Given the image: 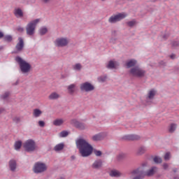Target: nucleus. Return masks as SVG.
<instances>
[{
  "mask_svg": "<svg viewBox=\"0 0 179 179\" xmlns=\"http://www.w3.org/2000/svg\"><path fill=\"white\" fill-rule=\"evenodd\" d=\"M158 65H159V66L164 67L167 65V63H166V62L162 60L158 62Z\"/></svg>",
  "mask_w": 179,
  "mask_h": 179,
  "instance_id": "obj_42",
  "label": "nucleus"
},
{
  "mask_svg": "<svg viewBox=\"0 0 179 179\" xmlns=\"http://www.w3.org/2000/svg\"><path fill=\"white\" fill-rule=\"evenodd\" d=\"M106 68H108V69H116L117 66L115 65V62H114V61L110 60L107 64Z\"/></svg>",
  "mask_w": 179,
  "mask_h": 179,
  "instance_id": "obj_20",
  "label": "nucleus"
},
{
  "mask_svg": "<svg viewBox=\"0 0 179 179\" xmlns=\"http://www.w3.org/2000/svg\"><path fill=\"white\" fill-rule=\"evenodd\" d=\"M8 96H10V92H6L3 94L1 95V99H2V100H6V99H8Z\"/></svg>",
  "mask_w": 179,
  "mask_h": 179,
  "instance_id": "obj_34",
  "label": "nucleus"
},
{
  "mask_svg": "<svg viewBox=\"0 0 179 179\" xmlns=\"http://www.w3.org/2000/svg\"><path fill=\"white\" fill-rule=\"evenodd\" d=\"M1 50H3V46H0V51H1Z\"/></svg>",
  "mask_w": 179,
  "mask_h": 179,
  "instance_id": "obj_57",
  "label": "nucleus"
},
{
  "mask_svg": "<svg viewBox=\"0 0 179 179\" xmlns=\"http://www.w3.org/2000/svg\"><path fill=\"white\" fill-rule=\"evenodd\" d=\"M92 169L95 170H100L103 167V161L101 159H97L92 165Z\"/></svg>",
  "mask_w": 179,
  "mask_h": 179,
  "instance_id": "obj_13",
  "label": "nucleus"
},
{
  "mask_svg": "<svg viewBox=\"0 0 179 179\" xmlns=\"http://www.w3.org/2000/svg\"><path fill=\"white\" fill-rule=\"evenodd\" d=\"M173 179H179V177H178V176H175V177L173 178Z\"/></svg>",
  "mask_w": 179,
  "mask_h": 179,
  "instance_id": "obj_59",
  "label": "nucleus"
},
{
  "mask_svg": "<svg viewBox=\"0 0 179 179\" xmlns=\"http://www.w3.org/2000/svg\"><path fill=\"white\" fill-rule=\"evenodd\" d=\"M146 152V148L143 146L140 147L137 151V154L138 155H143Z\"/></svg>",
  "mask_w": 179,
  "mask_h": 179,
  "instance_id": "obj_32",
  "label": "nucleus"
},
{
  "mask_svg": "<svg viewBox=\"0 0 179 179\" xmlns=\"http://www.w3.org/2000/svg\"><path fill=\"white\" fill-rule=\"evenodd\" d=\"M23 148L25 152H34L36 150V141L33 139H29L23 143Z\"/></svg>",
  "mask_w": 179,
  "mask_h": 179,
  "instance_id": "obj_6",
  "label": "nucleus"
},
{
  "mask_svg": "<svg viewBox=\"0 0 179 179\" xmlns=\"http://www.w3.org/2000/svg\"><path fill=\"white\" fill-rule=\"evenodd\" d=\"M164 159L165 160V162H169V160H170V159H171V154L168 152L164 155Z\"/></svg>",
  "mask_w": 179,
  "mask_h": 179,
  "instance_id": "obj_35",
  "label": "nucleus"
},
{
  "mask_svg": "<svg viewBox=\"0 0 179 179\" xmlns=\"http://www.w3.org/2000/svg\"><path fill=\"white\" fill-rule=\"evenodd\" d=\"M117 159L118 160V162H121V160H124V159H125V154H120L119 155H117Z\"/></svg>",
  "mask_w": 179,
  "mask_h": 179,
  "instance_id": "obj_39",
  "label": "nucleus"
},
{
  "mask_svg": "<svg viewBox=\"0 0 179 179\" xmlns=\"http://www.w3.org/2000/svg\"><path fill=\"white\" fill-rule=\"evenodd\" d=\"M51 1H52V0H41V2L43 3L47 4V3H50V2H51Z\"/></svg>",
  "mask_w": 179,
  "mask_h": 179,
  "instance_id": "obj_50",
  "label": "nucleus"
},
{
  "mask_svg": "<svg viewBox=\"0 0 179 179\" xmlns=\"http://www.w3.org/2000/svg\"><path fill=\"white\" fill-rule=\"evenodd\" d=\"M135 21H130L127 22V24L129 27H134V26H135Z\"/></svg>",
  "mask_w": 179,
  "mask_h": 179,
  "instance_id": "obj_44",
  "label": "nucleus"
},
{
  "mask_svg": "<svg viewBox=\"0 0 179 179\" xmlns=\"http://www.w3.org/2000/svg\"><path fill=\"white\" fill-rule=\"evenodd\" d=\"M80 89L82 92H93L94 90V85L89 82H85L80 85Z\"/></svg>",
  "mask_w": 179,
  "mask_h": 179,
  "instance_id": "obj_8",
  "label": "nucleus"
},
{
  "mask_svg": "<svg viewBox=\"0 0 179 179\" xmlns=\"http://www.w3.org/2000/svg\"><path fill=\"white\" fill-rule=\"evenodd\" d=\"M120 141H132V137H131V134H127V135H125L124 136H122L121 138H120Z\"/></svg>",
  "mask_w": 179,
  "mask_h": 179,
  "instance_id": "obj_25",
  "label": "nucleus"
},
{
  "mask_svg": "<svg viewBox=\"0 0 179 179\" xmlns=\"http://www.w3.org/2000/svg\"><path fill=\"white\" fill-rule=\"evenodd\" d=\"M16 166H17V164L15 159H12L9 162V167L11 171H15L16 170Z\"/></svg>",
  "mask_w": 179,
  "mask_h": 179,
  "instance_id": "obj_17",
  "label": "nucleus"
},
{
  "mask_svg": "<svg viewBox=\"0 0 179 179\" xmlns=\"http://www.w3.org/2000/svg\"><path fill=\"white\" fill-rule=\"evenodd\" d=\"M109 176L110 177H115L116 178H118L121 177V176H122V173H121L117 170H112V171H110Z\"/></svg>",
  "mask_w": 179,
  "mask_h": 179,
  "instance_id": "obj_15",
  "label": "nucleus"
},
{
  "mask_svg": "<svg viewBox=\"0 0 179 179\" xmlns=\"http://www.w3.org/2000/svg\"><path fill=\"white\" fill-rule=\"evenodd\" d=\"M104 138H106V134L99 133L97 134L94 135L92 137V141H94V142H99V141H103V139H104Z\"/></svg>",
  "mask_w": 179,
  "mask_h": 179,
  "instance_id": "obj_12",
  "label": "nucleus"
},
{
  "mask_svg": "<svg viewBox=\"0 0 179 179\" xmlns=\"http://www.w3.org/2000/svg\"><path fill=\"white\" fill-rule=\"evenodd\" d=\"M162 167H163L164 170H167V169H169V164H167V163H164V164H162Z\"/></svg>",
  "mask_w": 179,
  "mask_h": 179,
  "instance_id": "obj_49",
  "label": "nucleus"
},
{
  "mask_svg": "<svg viewBox=\"0 0 179 179\" xmlns=\"http://www.w3.org/2000/svg\"><path fill=\"white\" fill-rule=\"evenodd\" d=\"M120 141H132V137H131V134H127V135H125L124 136H122L121 138H120Z\"/></svg>",
  "mask_w": 179,
  "mask_h": 179,
  "instance_id": "obj_26",
  "label": "nucleus"
},
{
  "mask_svg": "<svg viewBox=\"0 0 179 179\" xmlns=\"http://www.w3.org/2000/svg\"><path fill=\"white\" fill-rule=\"evenodd\" d=\"M71 124H74L75 127L78 128V129H85L86 128V125L84 123H82L75 119L71 120Z\"/></svg>",
  "mask_w": 179,
  "mask_h": 179,
  "instance_id": "obj_14",
  "label": "nucleus"
},
{
  "mask_svg": "<svg viewBox=\"0 0 179 179\" xmlns=\"http://www.w3.org/2000/svg\"><path fill=\"white\" fill-rule=\"evenodd\" d=\"M38 22H40V20L36 19L27 24L26 31L27 36H34V33H36V27Z\"/></svg>",
  "mask_w": 179,
  "mask_h": 179,
  "instance_id": "obj_4",
  "label": "nucleus"
},
{
  "mask_svg": "<svg viewBox=\"0 0 179 179\" xmlns=\"http://www.w3.org/2000/svg\"><path fill=\"white\" fill-rule=\"evenodd\" d=\"M155 96H156V90L152 89L150 91H149L147 96V100H153Z\"/></svg>",
  "mask_w": 179,
  "mask_h": 179,
  "instance_id": "obj_16",
  "label": "nucleus"
},
{
  "mask_svg": "<svg viewBox=\"0 0 179 179\" xmlns=\"http://www.w3.org/2000/svg\"><path fill=\"white\" fill-rule=\"evenodd\" d=\"M171 45L173 48H179V41L172 42Z\"/></svg>",
  "mask_w": 179,
  "mask_h": 179,
  "instance_id": "obj_40",
  "label": "nucleus"
},
{
  "mask_svg": "<svg viewBox=\"0 0 179 179\" xmlns=\"http://www.w3.org/2000/svg\"><path fill=\"white\" fill-rule=\"evenodd\" d=\"M13 121H14V122H16V124H19V122H20V117H15L13 119Z\"/></svg>",
  "mask_w": 179,
  "mask_h": 179,
  "instance_id": "obj_45",
  "label": "nucleus"
},
{
  "mask_svg": "<svg viewBox=\"0 0 179 179\" xmlns=\"http://www.w3.org/2000/svg\"><path fill=\"white\" fill-rule=\"evenodd\" d=\"M41 114H43V112L40 110V109L34 110V117H35V118L40 117Z\"/></svg>",
  "mask_w": 179,
  "mask_h": 179,
  "instance_id": "obj_28",
  "label": "nucleus"
},
{
  "mask_svg": "<svg viewBox=\"0 0 179 179\" xmlns=\"http://www.w3.org/2000/svg\"><path fill=\"white\" fill-rule=\"evenodd\" d=\"M141 173H143V176L144 177H153L154 174H156V173H157V167L152 166L146 171L141 169Z\"/></svg>",
  "mask_w": 179,
  "mask_h": 179,
  "instance_id": "obj_9",
  "label": "nucleus"
},
{
  "mask_svg": "<svg viewBox=\"0 0 179 179\" xmlns=\"http://www.w3.org/2000/svg\"><path fill=\"white\" fill-rule=\"evenodd\" d=\"M19 85V80H17L15 83L13 84L14 86H17Z\"/></svg>",
  "mask_w": 179,
  "mask_h": 179,
  "instance_id": "obj_55",
  "label": "nucleus"
},
{
  "mask_svg": "<svg viewBox=\"0 0 179 179\" xmlns=\"http://www.w3.org/2000/svg\"><path fill=\"white\" fill-rule=\"evenodd\" d=\"M69 43L68 39L65 38H57L56 40V45L57 47H65L68 45Z\"/></svg>",
  "mask_w": 179,
  "mask_h": 179,
  "instance_id": "obj_11",
  "label": "nucleus"
},
{
  "mask_svg": "<svg viewBox=\"0 0 179 179\" xmlns=\"http://www.w3.org/2000/svg\"><path fill=\"white\" fill-rule=\"evenodd\" d=\"M71 159H75V156H71Z\"/></svg>",
  "mask_w": 179,
  "mask_h": 179,
  "instance_id": "obj_61",
  "label": "nucleus"
},
{
  "mask_svg": "<svg viewBox=\"0 0 179 179\" xmlns=\"http://www.w3.org/2000/svg\"><path fill=\"white\" fill-rule=\"evenodd\" d=\"M127 17V13H119L116 15H113L110 17L108 19L109 23H117V22H121L123 19Z\"/></svg>",
  "mask_w": 179,
  "mask_h": 179,
  "instance_id": "obj_7",
  "label": "nucleus"
},
{
  "mask_svg": "<svg viewBox=\"0 0 179 179\" xmlns=\"http://www.w3.org/2000/svg\"><path fill=\"white\" fill-rule=\"evenodd\" d=\"M3 40L7 41V43H10L13 40V38L10 35H6L3 37Z\"/></svg>",
  "mask_w": 179,
  "mask_h": 179,
  "instance_id": "obj_33",
  "label": "nucleus"
},
{
  "mask_svg": "<svg viewBox=\"0 0 179 179\" xmlns=\"http://www.w3.org/2000/svg\"><path fill=\"white\" fill-rule=\"evenodd\" d=\"M162 38H164V40H167V38H169V35L168 34L163 35Z\"/></svg>",
  "mask_w": 179,
  "mask_h": 179,
  "instance_id": "obj_52",
  "label": "nucleus"
},
{
  "mask_svg": "<svg viewBox=\"0 0 179 179\" xmlns=\"http://www.w3.org/2000/svg\"><path fill=\"white\" fill-rule=\"evenodd\" d=\"M3 111H5V108H0V114H2V113H3Z\"/></svg>",
  "mask_w": 179,
  "mask_h": 179,
  "instance_id": "obj_54",
  "label": "nucleus"
},
{
  "mask_svg": "<svg viewBox=\"0 0 179 179\" xmlns=\"http://www.w3.org/2000/svg\"><path fill=\"white\" fill-rule=\"evenodd\" d=\"M109 43H110V44H115V43H117V38H110L109 40Z\"/></svg>",
  "mask_w": 179,
  "mask_h": 179,
  "instance_id": "obj_43",
  "label": "nucleus"
},
{
  "mask_svg": "<svg viewBox=\"0 0 179 179\" xmlns=\"http://www.w3.org/2000/svg\"><path fill=\"white\" fill-rule=\"evenodd\" d=\"M14 15L17 17H23V11L20 8H17L15 10Z\"/></svg>",
  "mask_w": 179,
  "mask_h": 179,
  "instance_id": "obj_19",
  "label": "nucleus"
},
{
  "mask_svg": "<svg viewBox=\"0 0 179 179\" xmlns=\"http://www.w3.org/2000/svg\"><path fill=\"white\" fill-rule=\"evenodd\" d=\"M112 36L113 37H117V31H112Z\"/></svg>",
  "mask_w": 179,
  "mask_h": 179,
  "instance_id": "obj_51",
  "label": "nucleus"
},
{
  "mask_svg": "<svg viewBox=\"0 0 179 179\" xmlns=\"http://www.w3.org/2000/svg\"><path fill=\"white\" fill-rule=\"evenodd\" d=\"M76 85L75 84H71L70 85L68 86V91L69 93H70V94H73V93H75V87H76Z\"/></svg>",
  "mask_w": 179,
  "mask_h": 179,
  "instance_id": "obj_24",
  "label": "nucleus"
},
{
  "mask_svg": "<svg viewBox=\"0 0 179 179\" xmlns=\"http://www.w3.org/2000/svg\"><path fill=\"white\" fill-rule=\"evenodd\" d=\"M15 61L20 66V69L22 73H29V72H30L31 69V64H30V63L22 59V58L19 56L15 57Z\"/></svg>",
  "mask_w": 179,
  "mask_h": 179,
  "instance_id": "obj_2",
  "label": "nucleus"
},
{
  "mask_svg": "<svg viewBox=\"0 0 179 179\" xmlns=\"http://www.w3.org/2000/svg\"><path fill=\"white\" fill-rule=\"evenodd\" d=\"M153 161L155 163V164H160L163 162V159H162L161 157H155Z\"/></svg>",
  "mask_w": 179,
  "mask_h": 179,
  "instance_id": "obj_31",
  "label": "nucleus"
},
{
  "mask_svg": "<svg viewBox=\"0 0 179 179\" xmlns=\"http://www.w3.org/2000/svg\"><path fill=\"white\" fill-rule=\"evenodd\" d=\"M170 57H171V58L172 59H174V55H171Z\"/></svg>",
  "mask_w": 179,
  "mask_h": 179,
  "instance_id": "obj_58",
  "label": "nucleus"
},
{
  "mask_svg": "<svg viewBox=\"0 0 179 179\" xmlns=\"http://www.w3.org/2000/svg\"><path fill=\"white\" fill-rule=\"evenodd\" d=\"M14 147L15 150H20V148H22V141H17L15 143Z\"/></svg>",
  "mask_w": 179,
  "mask_h": 179,
  "instance_id": "obj_30",
  "label": "nucleus"
},
{
  "mask_svg": "<svg viewBox=\"0 0 179 179\" xmlns=\"http://www.w3.org/2000/svg\"><path fill=\"white\" fill-rule=\"evenodd\" d=\"M157 0H152V2H157Z\"/></svg>",
  "mask_w": 179,
  "mask_h": 179,
  "instance_id": "obj_60",
  "label": "nucleus"
},
{
  "mask_svg": "<svg viewBox=\"0 0 179 179\" xmlns=\"http://www.w3.org/2000/svg\"><path fill=\"white\" fill-rule=\"evenodd\" d=\"M106 79H107V77H106V76L99 78V82H106Z\"/></svg>",
  "mask_w": 179,
  "mask_h": 179,
  "instance_id": "obj_48",
  "label": "nucleus"
},
{
  "mask_svg": "<svg viewBox=\"0 0 179 179\" xmlns=\"http://www.w3.org/2000/svg\"><path fill=\"white\" fill-rule=\"evenodd\" d=\"M101 1H106V0H101Z\"/></svg>",
  "mask_w": 179,
  "mask_h": 179,
  "instance_id": "obj_63",
  "label": "nucleus"
},
{
  "mask_svg": "<svg viewBox=\"0 0 179 179\" xmlns=\"http://www.w3.org/2000/svg\"><path fill=\"white\" fill-rule=\"evenodd\" d=\"M173 173H177V171H178V169L174 168V169H173Z\"/></svg>",
  "mask_w": 179,
  "mask_h": 179,
  "instance_id": "obj_56",
  "label": "nucleus"
},
{
  "mask_svg": "<svg viewBox=\"0 0 179 179\" xmlns=\"http://www.w3.org/2000/svg\"><path fill=\"white\" fill-rule=\"evenodd\" d=\"M176 129H177V124L172 123L171 124L169 129V131L170 132V134H173Z\"/></svg>",
  "mask_w": 179,
  "mask_h": 179,
  "instance_id": "obj_27",
  "label": "nucleus"
},
{
  "mask_svg": "<svg viewBox=\"0 0 179 179\" xmlns=\"http://www.w3.org/2000/svg\"><path fill=\"white\" fill-rule=\"evenodd\" d=\"M137 62H138L135 59H131L130 61L126 62V66H127V68H132V66H134H134H135V65H136Z\"/></svg>",
  "mask_w": 179,
  "mask_h": 179,
  "instance_id": "obj_18",
  "label": "nucleus"
},
{
  "mask_svg": "<svg viewBox=\"0 0 179 179\" xmlns=\"http://www.w3.org/2000/svg\"><path fill=\"white\" fill-rule=\"evenodd\" d=\"M94 153L97 157H100V156L103 155V152L101 151L97 150H94Z\"/></svg>",
  "mask_w": 179,
  "mask_h": 179,
  "instance_id": "obj_41",
  "label": "nucleus"
},
{
  "mask_svg": "<svg viewBox=\"0 0 179 179\" xmlns=\"http://www.w3.org/2000/svg\"><path fill=\"white\" fill-rule=\"evenodd\" d=\"M76 144L82 157H89L93 153V146L84 138H78Z\"/></svg>",
  "mask_w": 179,
  "mask_h": 179,
  "instance_id": "obj_1",
  "label": "nucleus"
},
{
  "mask_svg": "<svg viewBox=\"0 0 179 179\" xmlns=\"http://www.w3.org/2000/svg\"><path fill=\"white\" fill-rule=\"evenodd\" d=\"M131 1H134V0H131Z\"/></svg>",
  "mask_w": 179,
  "mask_h": 179,
  "instance_id": "obj_64",
  "label": "nucleus"
},
{
  "mask_svg": "<svg viewBox=\"0 0 179 179\" xmlns=\"http://www.w3.org/2000/svg\"><path fill=\"white\" fill-rule=\"evenodd\" d=\"M23 48H24V41H23V38H18V43L15 45L16 52H22L23 51Z\"/></svg>",
  "mask_w": 179,
  "mask_h": 179,
  "instance_id": "obj_10",
  "label": "nucleus"
},
{
  "mask_svg": "<svg viewBox=\"0 0 179 179\" xmlns=\"http://www.w3.org/2000/svg\"><path fill=\"white\" fill-rule=\"evenodd\" d=\"M33 171L35 174H41V173L47 171V165L45 163L38 162L34 164Z\"/></svg>",
  "mask_w": 179,
  "mask_h": 179,
  "instance_id": "obj_5",
  "label": "nucleus"
},
{
  "mask_svg": "<svg viewBox=\"0 0 179 179\" xmlns=\"http://www.w3.org/2000/svg\"><path fill=\"white\" fill-rule=\"evenodd\" d=\"M139 139H141V136L137 134H131V141H139Z\"/></svg>",
  "mask_w": 179,
  "mask_h": 179,
  "instance_id": "obj_37",
  "label": "nucleus"
},
{
  "mask_svg": "<svg viewBox=\"0 0 179 179\" xmlns=\"http://www.w3.org/2000/svg\"><path fill=\"white\" fill-rule=\"evenodd\" d=\"M74 71H80L82 69V64L78 63L73 66Z\"/></svg>",
  "mask_w": 179,
  "mask_h": 179,
  "instance_id": "obj_38",
  "label": "nucleus"
},
{
  "mask_svg": "<svg viewBox=\"0 0 179 179\" xmlns=\"http://www.w3.org/2000/svg\"><path fill=\"white\" fill-rule=\"evenodd\" d=\"M146 166V164H143V166L145 167Z\"/></svg>",
  "mask_w": 179,
  "mask_h": 179,
  "instance_id": "obj_62",
  "label": "nucleus"
},
{
  "mask_svg": "<svg viewBox=\"0 0 179 179\" xmlns=\"http://www.w3.org/2000/svg\"><path fill=\"white\" fill-rule=\"evenodd\" d=\"M38 125H39V127H41L43 128V127H45V122H44V121H43V120H40L38 122Z\"/></svg>",
  "mask_w": 179,
  "mask_h": 179,
  "instance_id": "obj_46",
  "label": "nucleus"
},
{
  "mask_svg": "<svg viewBox=\"0 0 179 179\" xmlns=\"http://www.w3.org/2000/svg\"><path fill=\"white\" fill-rule=\"evenodd\" d=\"M48 32V29H47V27H42L39 29V34L41 36H44L45 34H47Z\"/></svg>",
  "mask_w": 179,
  "mask_h": 179,
  "instance_id": "obj_29",
  "label": "nucleus"
},
{
  "mask_svg": "<svg viewBox=\"0 0 179 179\" xmlns=\"http://www.w3.org/2000/svg\"><path fill=\"white\" fill-rule=\"evenodd\" d=\"M68 135H69V133L68 131H62L59 134V136L61 138H66V136H68Z\"/></svg>",
  "mask_w": 179,
  "mask_h": 179,
  "instance_id": "obj_36",
  "label": "nucleus"
},
{
  "mask_svg": "<svg viewBox=\"0 0 179 179\" xmlns=\"http://www.w3.org/2000/svg\"><path fill=\"white\" fill-rule=\"evenodd\" d=\"M65 145H64V143H59V144H57V145L55 146L54 148V150L55 152H59L61 150H62V149H64Z\"/></svg>",
  "mask_w": 179,
  "mask_h": 179,
  "instance_id": "obj_23",
  "label": "nucleus"
},
{
  "mask_svg": "<svg viewBox=\"0 0 179 179\" xmlns=\"http://www.w3.org/2000/svg\"><path fill=\"white\" fill-rule=\"evenodd\" d=\"M64 124V120L62 119H56L53 121V125L55 127H61Z\"/></svg>",
  "mask_w": 179,
  "mask_h": 179,
  "instance_id": "obj_22",
  "label": "nucleus"
},
{
  "mask_svg": "<svg viewBox=\"0 0 179 179\" xmlns=\"http://www.w3.org/2000/svg\"><path fill=\"white\" fill-rule=\"evenodd\" d=\"M49 100H57L59 99V94L57 92H52L48 96Z\"/></svg>",
  "mask_w": 179,
  "mask_h": 179,
  "instance_id": "obj_21",
  "label": "nucleus"
},
{
  "mask_svg": "<svg viewBox=\"0 0 179 179\" xmlns=\"http://www.w3.org/2000/svg\"><path fill=\"white\" fill-rule=\"evenodd\" d=\"M17 31H19L20 33H23V31H24V28L22 27H18L17 28Z\"/></svg>",
  "mask_w": 179,
  "mask_h": 179,
  "instance_id": "obj_47",
  "label": "nucleus"
},
{
  "mask_svg": "<svg viewBox=\"0 0 179 179\" xmlns=\"http://www.w3.org/2000/svg\"><path fill=\"white\" fill-rule=\"evenodd\" d=\"M5 37V35L2 33V31H0V38H3Z\"/></svg>",
  "mask_w": 179,
  "mask_h": 179,
  "instance_id": "obj_53",
  "label": "nucleus"
},
{
  "mask_svg": "<svg viewBox=\"0 0 179 179\" xmlns=\"http://www.w3.org/2000/svg\"><path fill=\"white\" fill-rule=\"evenodd\" d=\"M129 73L132 76H135L136 78H145L146 75L145 69L141 68L139 66L132 67L130 69Z\"/></svg>",
  "mask_w": 179,
  "mask_h": 179,
  "instance_id": "obj_3",
  "label": "nucleus"
}]
</instances>
